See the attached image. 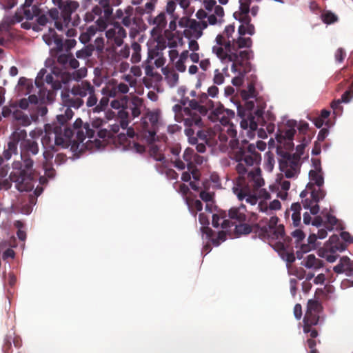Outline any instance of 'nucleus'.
<instances>
[{
	"label": "nucleus",
	"instance_id": "1",
	"mask_svg": "<svg viewBox=\"0 0 353 353\" xmlns=\"http://www.w3.org/2000/svg\"><path fill=\"white\" fill-rule=\"evenodd\" d=\"M237 165L236 171L239 174L233 192L239 201L245 199L246 202L254 205L258 198L253 194L254 191L264 185L261 177V170L259 165L261 160L260 153L256 147L248 146L245 152L239 150L236 154Z\"/></svg>",
	"mask_w": 353,
	"mask_h": 353
},
{
	"label": "nucleus",
	"instance_id": "2",
	"mask_svg": "<svg viewBox=\"0 0 353 353\" xmlns=\"http://www.w3.org/2000/svg\"><path fill=\"white\" fill-rule=\"evenodd\" d=\"M19 149L21 161L13 162L10 179L19 191L28 192L34 188L33 157L39 154V148L37 141L27 139L20 143Z\"/></svg>",
	"mask_w": 353,
	"mask_h": 353
},
{
	"label": "nucleus",
	"instance_id": "3",
	"mask_svg": "<svg viewBox=\"0 0 353 353\" xmlns=\"http://www.w3.org/2000/svg\"><path fill=\"white\" fill-rule=\"evenodd\" d=\"M237 131L234 125H229L227 128H216L214 129L200 130L197 132V136L200 141H204L210 147L218 146L221 150L225 151L228 145L233 150L234 159L237 162L236 154L239 150L246 152L247 147L254 146L249 143L246 140H242L240 143L236 139Z\"/></svg>",
	"mask_w": 353,
	"mask_h": 353
},
{
	"label": "nucleus",
	"instance_id": "4",
	"mask_svg": "<svg viewBox=\"0 0 353 353\" xmlns=\"http://www.w3.org/2000/svg\"><path fill=\"white\" fill-rule=\"evenodd\" d=\"M256 110H254L255 104L253 101H246L243 110L240 107L238 108V114L242 118L241 127L249 129L250 132H252L258 129L259 125L263 127L266 125V130L272 133L275 127L273 123L275 116L270 112H264L266 103L263 99L256 98Z\"/></svg>",
	"mask_w": 353,
	"mask_h": 353
},
{
	"label": "nucleus",
	"instance_id": "5",
	"mask_svg": "<svg viewBox=\"0 0 353 353\" xmlns=\"http://www.w3.org/2000/svg\"><path fill=\"white\" fill-rule=\"evenodd\" d=\"M279 220L277 216H272L264 225H261V222L252 225L240 223L235 225V232L239 235L253 232L256 236L265 241L277 239L282 238L284 235V225L283 224L278 225Z\"/></svg>",
	"mask_w": 353,
	"mask_h": 353
},
{
	"label": "nucleus",
	"instance_id": "6",
	"mask_svg": "<svg viewBox=\"0 0 353 353\" xmlns=\"http://www.w3.org/2000/svg\"><path fill=\"white\" fill-rule=\"evenodd\" d=\"M71 92L74 96L87 97L85 105L88 108H92L94 113H99L104 111L109 103V98L103 96L98 103V97L96 88L88 81H82L72 86Z\"/></svg>",
	"mask_w": 353,
	"mask_h": 353
},
{
	"label": "nucleus",
	"instance_id": "7",
	"mask_svg": "<svg viewBox=\"0 0 353 353\" xmlns=\"http://www.w3.org/2000/svg\"><path fill=\"white\" fill-rule=\"evenodd\" d=\"M341 237L345 243L341 242L337 235L331 236L329 241L319 250V256L330 263L334 262L338 257L337 252L346 249V243H353V236L347 232H341Z\"/></svg>",
	"mask_w": 353,
	"mask_h": 353
},
{
	"label": "nucleus",
	"instance_id": "8",
	"mask_svg": "<svg viewBox=\"0 0 353 353\" xmlns=\"http://www.w3.org/2000/svg\"><path fill=\"white\" fill-rule=\"evenodd\" d=\"M112 14V8L110 5L109 1L101 0L99 5L95 6L91 11L85 13L84 20L87 23H90L97 17L96 21L97 29L100 31H103L108 27Z\"/></svg>",
	"mask_w": 353,
	"mask_h": 353
},
{
	"label": "nucleus",
	"instance_id": "9",
	"mask_svg": "<svg viewBox=\"0 0 353 353\" xmlns=\"http://www.w3.org/2000/svg\"><path fill=\"white\" fill-rule=\"evenodd\" d=\"M73 135V130L70 128L58 125L57 124H46L45 134L42 138H50V145H54L55 148H66L70 145V137Z\"/></svg>",
	"mask_w": 353,
	"mask_h": 353
},
{
	"label": "nucleus",
	"instance_id": "10",
	"mask_svg": "<svg viewBox=\"0 0 353 353\" xmlns=\"http://www.w3.org/2000/svg\"><path fill=\"white\" fill-rule=\"evenodd\" d=\"M276 152L279 156L281 171L285 173L287 178H292L296 176L301 168L300 154H292L288 151H285L281 147L277 148Z\"/></svg>",
	"mask_w": 353,
	"mask_h": 353
},
{
	"label": "nucleus",
	"instance_id": "11",
	"mask_svg": "<svg viewBox=\"0 0 353 353\" xmlns=\"http://www.w3.org/2000/svg\"><path fill=\"white\" fill-rule=\"evenodd\" d=\"M252 58V50L232 51L228 62H232L231 70L241 74H246L252 70L250 60Z\"/></svg>",
	"mask_w": 353,
	"mask_h": 353
},
{
	"label": "nucleus",
	"instance_id": "12",
	"mask_svg": "<svg viewBox=\"0 0 353 353\" xmlns=\"http://www.w3.org/2000/svg\"><path fill=\"white\" fill-rule=\"evenodd\" d=\"M183 121L186 127L185 133L188 137L191 143H194L197 141V137H194V130L193 128H200L203 125V121L201 114L196 111L190 110L189 108H183Z\"/></svg>",
	"mask_w": 353,
	"mask_h": 353
},
{
	"label": "nucleus",
	"instance_id": "13",
	"mask_svg": "<svg viewBox=\"0 0 353 353\" xmlns=\"http://www.w3.org/2000/svg\"><path fill=\"white\" fill-rule=\"evenodd\" d=\"M159 121V116L157 113L150 112L145 118H143L141 124V129L137 134V139L141 137L147 143H152L155 139L156 128Z\"/></svg>",
	"mask_w": 353,
	"mask_h": 353
},
{
	"label": "nucleus",
	"instance_id": "14",
	"mask_svg": "<svg viewBox=\"0 0 353 353\" xmlns=\"http://www.w3.org/2000/svg\"><path fill=\"white\" fill-rule=\"evenodd\" d=\"M2 116L4 118H10L15 125L27 127L32 123V119L21 110L18 109L16 102H10L2 108Z\"/></svg>",
	"mask_w": 353,
	"mask_h": 353
},
{
	"label": "nucleus",
	"instance_id": "15",
	"mask_svg": "<svg viewBox=\"0 0 353 353\" xmlns=\"http://www.w3.org/2000/svg\"><path fill=\"white\" fill-rule=\"evenodd\" d=\"M291 239L284 235L282 238L277 239H270L268 241L273 248L279 253L280 256L288 263H292L295 261V256L292 250H289L290 241Z\"/></svg>",
	"mask_w": 353,
	"mask_h": 353
},
{
	"label": "nucleus",
	"instance_id": "16",
	"mask_svg": "<svg viewBox=\"0 0 353 353\" xmlns=\"http://www.w3.org/2000/svg\"><path fill=\"white\" fill-rule=\"evenodd\" d=\"M234 112L232 110L225 108L221 104H219L216 108L213 110L210 119L212 121H219L224 128H227L230 123V119L234 117Z\"/></svg>",
	"mask_w": 353,
	"mask_h": 353
},
{
	"label": "nucleus",
	"instance_id": "17",
	"mask_svg": "<svg viewBox=\"0 0 353 353\" xmlns=\"http://www.w3.org/2000/svg\"><path fill=\"white\" fill-rule=\"evenodd\" d=\"M105 35L110 42L120 46L126 37V31L119 23H115L106 30Z\"/></svg>",
	"mask_w": 353,
	"mask_h": 353
},
{
	"label": "nucleus",
	"instance_id": "18",
	"mask_svg": "<svg viewBox=\"0 0 353 353\" xmlns=\"http://www.w3.org/2000/svg\"><path fill=\"white\" fill-rule=\"evenodd\" d=\"M135 136L134 130L132 128L127 129L126 135L124 134H120L119 135V141L124 145V147H127L129 149L133 150L138 153H143L145 150V145L142 143L136 142L135 141L128 140V138L133 139Z\"/></svg>",
	"mask_w": 353,
	"mask_h": 353
},
{
	"label": "nucleus",
	"instance_id": "19",
	"mask_svg": "<svg viewBox=\"0 0 353 353\" xmlns=\"http://www.w3.org/2000/svg\"><path fill=\"white\" fill-rule=\"evenodd\" d=\"M79 7V3L76 1L66 0L59 8L61 10V19H62L65 26H69L71 22V16Z\"/></svg>",
	"mask_w": 353,
	"mask_h": 353
},
{
	"label": "nucleus",
	"instance_id": "20",
	"mask_svg": "<svg viewBox=\"0 0 353 353\" xmlns=\"http://www.w3.org/2000/svg\"><path fill=\"white\" fill-rule=\"evenodd\" d=\"M83 97L74 96L68 89L61 92V99L65 105L78 109L84 104Z\"/></svg>",
	"mask_w": 353,
	"mask_h": 353
},
{
	"label": "nucleus",
	"instance_id": "21",
	"mask_svg": "<svg viewBox=\"0 0 353 353\" xmlns=\"http://www.w3.org/2000/svg\"><path fill=\"white\" fill-rule=\"evenodd\" d=\"M194 151L191 148H187L185 150L183 158L185 162H186L185 167L191 172L192 177L194 180H199L200 178V172L197 169L196 166L192 164V159L194 157Z\"/></svg>",
	"mask_w": 353,
	"mask_h": 353
},
{
	"label": "nucleus",
	"instance_id": "22",
	"mask_svg": "<svg viewBox=\"0 0 353 353\" xmlns=\"http://www.w3.org/2000/svg\"><path fill=\"white\" fill-rule=\"evenodd\" d=\"M41 143L44 148L43 152L44 161L43 163L52 164L54 154L59 150V148H55L54 145H50V138H41Z\"/></svg>",
	"mask_w": 353,
	"mask_h": 353
},
{
	"label": "nucleus",
	"instance_id": "23",
	"mask_svg": "<svg viewBox=\"0 0 353 353\" xmlns=\"http://www.w3.org/2000/svg\"><path fill=\"white\" fill-rule=\"evenodd\" d=\"M76 134L77 141L79 143H83L86 137L92 138L94 136L95 131L94 129L90 128V125L85 123L83 125V129H79L73 131V134Z\"/></svg>",
	"mask_w": 353,
	"mask_h": 353
},
{
	"label": "nucleus",
	"instance_id": "24",
	"mask_svg": "<svg viewBox=\"0 0 353 353\" xmlns=\"http://www.w3.org/2000/svg\"><path fill=\"white\" fill-rule=\"evenodd\" d=\"M207 27V21H198L193 19H191V23L189 24V28L192 31V37H194L195 39L200 38L203 34V30Z\"/></svg>",
	"mask_w": 353,
	"mask_h": 353
},
{
	"label": "nucleus",
	"instance_id": "25",
	"mask_svg": "<svg viewBox=\"0 0 353 353\" xmlns=\"http://www.w3.org/2000/svg\"><path fill=\"white\" fill-rule=\"evenodd\" d=\"M252 0H239V11L234 13L235 19L244 18L246 22L249 21L248 13L250 12V6Z\"/></svg>",
	"mask_w": 353,
	"mask_h": 353
},
{
	"label": "nucleus",
	"instance_id": "26",
	"mask_svg": "<svg viewBox=\"0 0 353 353\" xmlns=\"http://www.w3.org/2000/svg\"><path fill=\"white\" fill-rule=\"evenodd\" d=\"M334 271L337 274L352 272L353 261H351L347 256H343L339 263L334 267Z\"/></svg>",
	"mask_w": 353,
	"mask_h": 353
},
{
	"label": "nucleus",
	"instance_id": "27",
	"mask_svg": "<svg viewBox=\"0 0 353 353\" xmlns=\"http://www.w3.org/2000/svg\"><path fill=\"white\" fill-rule=\"evenodd\" d=\"M287 125L289 127L288 129L280 130L279 138L284 139L285 141L293 140L296 130L294 127L296 125V121L294 120H290L287 122Z\"/></svg>",
	"mask_w": 353,
	"mask_h": 353
},
{
	"label": "nucleus",
	"instance_id": "28",
	"mask_svg": "<svg viewBox=\"0 0 353 353\" xmlns=\"http://www.w3.org/2000/svg\"><path fill=\"white\" fill-rule=\"evenodd\" d=\"M143 105V101L139 97L134 98L127 106L126 111L130 113L133 118L137 117L141 114V110Z\"/></svg>",
	"mask_w": 353,
	"mask_h": 353
},
{
	"label": "nucleus",
	"instance_id": "29",
	"mask_svg": "<svg viewBox=\"0 0 353 353\" xmlns=\"http://www.w3.org/2000/svg\"><path fill=\"white\" fill-rule=\"evenodd\" d=\"M301 265L307 269L318 270L323 266V262L316 258L314 254H309L301 262Z\"/></svg>",
	"mask_w": 353,
	"mask_h": 353
},
{
	"label": "nucleus",
	"instance_id": "30",
	"mask_svg": "<svg viewBox=\"0 0 353 353\" xmlns=\"http://www.w3.org/2000/svg\"><path fill=\"white\" fill-rule=\"evenodd\" d=\"M252 45V41L250 37L245 38L239 37L236 39H232L231 50L239 51V49L243 48H250Z\"/></svg>",
	"mask_w": 353,
	"mask_h": 353
},
{
	"label": "nucleus",
	"instance_id": "31",
	"mask_svg": "<svg viewBox=\"0 0 353 353\" xmlns=\"http://www.w3.org/2000/svg\"><path fill=\"white\" fill-rule=\"evenodd\" d=\"M17 145L12 142L8 141L7 148H5L3 154L0 155V165H3L5 160H10L13 154H17Z\"/></svg>",
	"mask_w": 353,
	"mask_h": 353
},
{
	"label": "nucleus",
	"instance_id": "32",
	"mask_svg": "<svg viewBox=\"0 0 353 353\" xmlns=\"http://www.w3.org/2000/svg\"><path fill=\"white\" fill-rule=\"evenodd\" d=\"M245 210V208L243 204L239 208H232L229 210V217L231 219L236 220L239 223L244 222L246 220Z\"/></svg>",
	"mask_w": 353,
	"mask_h": 353
},
{
	"label": "nucleus",
	"instance_id": "33",
	"mask_svg": "<svg viewBox=\"0 0 353 353\" xmlns=\"http://www.w3.org/2000/svg\"><path fill=\"white\" fill-rule=\"evenodd\" d=\"M320 316L319 314H310L305 312L303 318V331H309L308 327H314L318 325L319 322Z\"/></svg>",
	"mask_w": 353,
	"mask_h": 353
},
{
	"label": "nucleus",
	"instance_id": "34",
	"mask_svg": "<svg viewBox=\"0 0 353 353\" xmlns=\"http://www.w3.org/2000/svg\"><path fill=\"white\" fill-rule=\"evenodd\" d=\"M170 152L174 158H171V162L174 166L179 170H184L185 168V163L180 159L178 158L181 152V148L179 146H174L170 148Z\"/></svg>",
	"mask_w": 353,
	"mask_h": 353
},
{
	"label": "nucleus",
	"instance_id": "35",
	"mask_svg": "<svg viewBox=\"0 0 353 353\" xmlns=\"http://www.w3.org/2000/svg\"><path fill=\"white\" fill-rule=\"evenodd\" d=\"M152 24L155 26L153 30L161 32L167 25L165 12H161L154 17L152 21Z\"/></svg>",
	"mask_w": 353,
	"mask_h": 353
},
{
	"label": "nucleus",
	"instance_id": "36",
	"mask_svg": "<svg viewBox=\"0 0 353 353\" xmlns=\"http://www.w3.org/2000/svg\"><path fill=\"white\" fill-rule=\"evenodd\" d=\"M307 188L308 190H311L310 196L315 203H319L320 200L323 199L325 196V190L320 188H319L318 190H316L314 188V183H309L307 185Z\"/></svg>",
	"mask_w": 353,
	"mask_h": 353
},
{
	"label": "nucleus",
	"instance_id": "37",
	"mask_svg": "<svg viewBox=\"0 0 353 353\" xmlns=\"http://www.w3.org/2000/svg\"><path fill=\"white\" fill-rule=\"evenodd\" d=\"M230 52L228 51L223 46H214L212 47V52L214 53L221 60V61L228 62L230 58Z\"/></svg>",
	"mask_w": 353,
	"mask_h": 353
},
{
	"label": "nucleus",
	"instance_id": "38",
	"mask_svg": "<svg viewBox=\"0 0 353 353\" xmlns=\"http://www.w3.org/2000/svg\"><path fill=\"white\" fill-rule=\"evenodd\" d=\"M290 210L293 212L292 219L294 226H299L301 223V205L299 203H294L292 204Z\"/></svg>",
	"mask_w": 353,
	"mask_h": 353
},
{
	"label": "nucleus",
	"instance_id": "39",
	"mask_svg": "<svg viewBox=\"0 0 353 353\" xmlns=\"http://www.w3.org/2000/svg\"><path fill=\"white\" fill-rule=\"evenodd\" d=\"M48 112V108L46 105L42 103H39L34 107V110H30V117L32 121H37L39 116L43 117Z\"/></svg>",
	"mask_w": 353,
	"mask_h": 353
},
{
	"label": "nucleus",
	"instance_id": "40",
	"mask_svg": "<svg viewBox=\"0 0 353 353\" xmlns=\"http://www.w3.org/2000/svg\"><path fill=\"white\" fill-rule=\"evenodd\" d=\"M27 132L26 130L23 129L17 128L11 135L10 138V142H12L15 143L18 146L19 142L23 141V140H27Z\"/></svg>",
	"mask_w": 353,
	"mask_h": 353
},
{
	"label": "nucleus",
	"instance_id": "41",
	"mask_svg": "<svg viewBox=\"0 0 353 353\" xmlns=\"http://www.w3.org/2000/svg\"><path fill=\"white\" fill-rule=\"evenodd\" d=\"M322 310H323L322 305L319 301L314 300V299H310L307 301V310H306L307 313L320 314Z\"/></svg>",
	"mask_w": 353,
	"mask_h": 353
},
{
	"label": "nucleus",
	"instance_id": "42",
	"mask_svg": "<svg viewBox=\"0 0 353 353\" xmlns=\"http://www.w3.org/2000/svg\"><path fill=\"white\" fill-rule=\"evenodd\" d=\"M19 90L23 94H29L33 88L32 81L26 77H21L18 81Z\"/></svg>",
	"mask_w": 353,
	"mask_h": 353
},
{
	"label": "nucleus",
	"instance_id": "43",
	"mask_svg": "<svg viewBox=\"0 0 353 353\" xmlns=\"http://www.w3.org/2000/svg\"><path fill=\"white\" fill-rule=\"evenodd\" d=\"M165 48L164 45L159 43L157 44L154 48H150L148 49V61H151L155 58L161 56L163 54V50Z\"/></svg>",
	"mask_w": 353,
	"mask_h": 353
},
{
	"label": "nucleus",
	"instance_id": "44",
	"mask_svg": "<svg viewBox=\"0 0 353 353\" xmlns=\"http://www.w3.org/2000/svg\"><path fill=\"white\" fill-rule=\"evenodd\" d=\"M186 202L194 216L196 217L197 212H201L203 209L202 202L192 199H187Z\"/></svg>",
	"mask_w": 353,
	"mask_h": 353
},
{
	"label": "nucleus",
	"instance_id": "45",
	"mask_svg": "<svg viewBox=\"0 0 353 353\" xmlns=\"http://www.w3.org/2000/svg\"><path fill=\"white\" fill-rule=\"evenodd\" d=\"M41 10L37 5H33L30 8H23V14L28 20H32L34 17L39 16Z\"/></svg>",
	"mask_w": 353,
	"mask_h": 353
},
{
	"label": "nucleus",
	"instance_id": "46",
	"mask_svg": "<svg viewBox=\"0 0 353 353\" xmlns=\"http://www.w3.org/2000/svg\"><path fill=\"white\" fill-rule=\"evenodd\" d=\"M310 179L311 181L314 182L319 188H321L324 183V179L322 175V172L310 171Z\"/></svg>",
	"mask_w": 353,
	"mask_h": 353
},
{
	"label": "nucleus",
	"instance_id": "47",
	"mask_svg": "<svg viewBox=\"0 0 353 353\" xmlns=\"http://www.w3.org/2000/svg\"><path fill=\"white\" fill-rule=\"evenodd\" d=\"M73 115V111L71 110L70 108L67 107L64 114L57 115V121L59 122L61 126L63 125L68 121L70 120L72 118Z\"/></svg>",
	"mask_w": 353,
	"mask_h": 353
},
{
	"label": "nucleus",
	"instance_id": "48",
	"mask_svg": "<svg viewBox=\"0 0 353 353\" xmlns=\"http://www.w3.org/2000/svg\"><path fill=\"white\" fill-rule=\"evenodd\" d=\"M132 54L131 60L133 63H138L141 61V45L137 42H133L131 46Z\"/></svg>",
	"mask_w": 353,
	"mask_h": 353
},
{
	"label": "nucleus",
	"instance_id": "49",
	"mask_svg": "<svg viewBox=\"0 0 353 353\" xmlns=\"http://www.w3.org/2000/svg\"><path fill=\"white\" fill-rule=\"evenodd\" d=\"M325 220L324 221V226L328 230H332L334 227L336 225L337 219L332 215L330 213H326L324 216Z\"/></svg>",
	"mask_w": 353,
	"mask_h": 353
},
{
	"label": "nucleus",
	"instance_id": "50",
	"mask_svg": "<svg viewBox=\"0 0 353 353\" xmlns=\"http://www.w3.org/2000/svg\"><path fill=\"white\" fill-rule=\"evenodd\" d=\"M215 40L218 46H223L228 51L230 52L232 40L227 39L226 37L224 36L223 33L218 34Z\"/></svg>",
	"mask_w": 353,
	"mask_h": 353
},
{
	"label": "nucleus",
	"instance_id": "51",
	"mask_svg": "<svg viewBox=\"0 0 353 353\" xmlns=\"http://www.w3.org/2000/svg\"><path fill=\"white\" fill-rule=\"evenodd\" d=\"M186 100L188 101V102H189L188 108H190V110L196 111L199 114L206 112L205 108H204V106L203 105H201L199 103V101H198L195 99L188 100L187 99Z\"/></svg>",
	"mask_w": 353,
	"mask_h": 353
},
{
	"label": "nucleus",
	"instance_id": "52",
	"mask_svg": "<svg viewBox=\"0 0 353 353\" xmlns=\"http://www.w3.org/2000/svg\"><path fill=\"white\" fill-rule=\"evenodd\" d=\"M323 21L326 24L334 23L338 21V17L330 11H326L321 14Z\"/></svg>",
	"mask_w": 353,
	"mask_h": 353
},
{
	"label": "nucleus",
	"instance_id": "53",
	"mask_svg": "<svg viewBox=\"0 0 353 353\" xmlns=\"http://www.w3.org/2000/svg\"><path fill=\"white\" fill-rule=\"evenodd\" d=\"M208 94L205 93H202L199 96V103L204 104L203 105L205 108V112L207 109H212L214 108V103L212 100L208 99Z\"/></svg>",
	"mask_w": 353,
	"mask_h": 353
},
{
	"label": "nucleus",
	"instance_id": "54",
	"mask_svg": "<svg viewBox=\"0 0 353 353\" xmlns=\"http://www.w3.org/2000/svg\"><path fill=\"white\" fill-rule=\"evenodd\" d=\"M57 36V34L56 32L50 28L49 29L48 33L43 34V39L47 45L51 46L52 45L53 41H54V39Z\"/></svg>",
	"mask_w": 353,
	"mask_h": 353
},
{
	"label": "nucleus",
	"instance_id": "55",
	"mask_svg": "<svg viewBox=\"0 0 353 353\" xmlns=\"http://www.w3.org/2000/svg\"><path fill=\"white\" fill-rule=\"evenodd\" d=\"M71 53H62L57 56V63L65 68H68V60Z\"/></svg>",
	"mask_w": 353,
	"mask_h": 353
},
{
	"label": "nucleus",
	"instance_id": "56",
	"mask_svg": "<svg viewBox=\"0 0 353 353\" xmlns=\"http://www.w3.org/2000/svg\"><path fill=\"white\" fill-rule=\"evenodd\" d=\"M165 78L169 85L174 87L178 83L179 76L176 72H171L166 75Z\"/></svg>",
	"mask_w": 353,
	"mask_h": 353
},
{
	"label": "nucleus",
	"instance_id": "57",
	"mask_svg": "<svg viewBox=\"0 0 353 353\" xmlns=\"http://www.w3.org/2000/svg\"><path fill=\"white\" fill-rule=\"evenodd\" d=\"M117 91L121 94H125L129 91L128 85L124 83H120L113 90L110 91V96H114Z\"/></svg>",
	"mask_w": 353,
	"mask_h": 353
},
{
	"label": "nucleus",
	"instance_id": "58",
	"mask_svg": "<svg viewBox=\"0 0 353 353\" xmlns=\"http://www.w3.org/2000/svg\"><path fill=\"white\" fill-rule=\"evenodd\" d=\"M150 155L157 161H163L165 159L164 154L159 151L157 146L150 149Z\"/></svg>",
	"mask_w": 353,
	"mask_h": 353
},
{
	"label": "nucleus",
	"instance_id": "59",
	"mask_svg": "<svg viewBox=\"0 0 353 353\" xmlns=\"http://www.w3.org/2000/svg\"><path fill=\"white\" fill-rule=\"evenodd\" d=\"M54 47L52 48V51H54L56 52H60L63 50L64 44L63 43V40L61 37H59L58 35L54 39V41H53Z\"/></svg>",
	"mask_w": 353,
	"mask_h": 353
},
{
	"label": "nucleus",
	"instance_id": "60",
	"mask_svg": "<svg viewBox=\"0 0 353 353\" xmlns=\"http://www.w3.org/2000/svg\"><path fill=\"white\" fill-rule=\"evenodd\" d=\"M341 101L340 99L334 100L331 103V108L333 110V113L336 115H341L343 112V107L341 105Z\"/></svg>",
	"mask_w": 353,
	"mask_h": 353
},
{
	"label": "nucleus",
	"instance_id": "61",
	"mask_svg": "<svg viewBox=\"0 0 353 353\" xmlns=\"http://www.w3.org/2000/svg\"><path fill=\"white\" fill-rule=\"evenodd\" d=\"M353 97V81L351 84V86L348 90H346L341 96V98L339 99L342 103H348L350 101L351 99Z\"/></svg>",
	"mask_w": 353,
	"mask_h": 353
},
{
	"label": "nucleus",
	"instance_id": "62",
	"mask_svg": "<svg viewBox=\"0 0 353 353\" xmlns=\"http://www.w3.org/2000/svg\"><path fill=\"white\" fill-rule=\"evenodd\" d=\"M43 168L45 171V175L48 178H54L55 176V170L53 168V164L43 163Z\"/></svg>",
	"mask_w": 353,
	"mask_h": 353
},
{
	"label": "nucleus",
	"instance_id": "63",
	"mask_svg": "<svg viewBox=\"0 0 353 353\" xmlns=\"http://www.w3.org/2000/svg\"><path fill=\"white\" fill-rule=\"evenodd\" d=\"M256 90L254 85L253 83H250L248 85L247 91L243 92V97L245 99H248L250 98H255L256 97Z\"/></svg>",
	"mask_w": 353,
	"mask_h": 353
},
{
	"label": "nucleus",
	"instance_id": "64",
	"mask_svg": "<svg viewBox=\"0 0 353 353\" xmlns=\"http://www.w3.org/2000/svg\"><path fill=\"white\" fill-rule=\"evenodd\" d=\"M119 114L121 117L120 125L123 129L125 130L129 124V121L128 119L129 112L121 111L119 112Z\"/></svg>",
	"mask_w": 353,
	"mask_h": 353
}]
</instances>
